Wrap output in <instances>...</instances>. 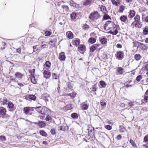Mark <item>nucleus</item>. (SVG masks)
I'll list each match as a JSON object with an SVG mask.
<instances>
[{
    "label": "nucleus",
    "instance_id": "f257e3e1",
    "mask_svg": "<svg viewBox=\"0 0 148 148\" xmlns=\"http://www.w3.org/2000/svg\"><path fill=\"white\" fill-rule=\"evenodd\" d=\"M134 22H136L135 24V27H141L142 25V22L140 21V16L138 14H136L134 17Z\"/></svg>",
    "mask_w": 148,
    "mask_h": 148
},
{
    "label": "nucleus",
    "instance_id": "f03ea898",
    "mask_svg": "<svg viewBox=\"0 0 148 148\" xmlns=\"http://www.w3.org/2000/svg\"><path fill=\"white\" fill-rule=\"evenodd\" d=\"M100 17V16L97 11H94L90 14L89 18L91 21L97 19Z\"/></svg>",
    "mask_w": 148,
    "mask_h": 148
},
{
    "label": "nucleus",
    "instance_id": "7ed1b4c3",
    "mask_svg": "<svg viewBox=\"0 0 148 148\" xmlns=\"http://www.w3.org/2000/svg\"><path fill=\"white\" fill-rule=\"evenodd\" d=\"M57 38L56 36H51L49 39V44L53 47H55L57 42Z\"/></svg>",
    "mask_w": 148,
    "mask_h": 148
},
{
    "label": "nucleus",
    "instance_id": "20e7f679",
    "mask_svg": "<svg viewBox=\"0 0 148 148\" xmlns=\"http://www.w3.org/2000/svg\"><path fill=\"white\" fill-rule=\"evenodd\" d=\"M40 114L45 115L51 112V110L45 106H42Z\"/></svg>",
    "mask_w": 148,
    "mask_h": 148
},
{
    "label": "nucleus",
    "instance_id": "39448f33",
    "mask_svg": "<svg viewBox=\"0 0 148 148\" xmlns=\"http://www.w3.org/2000/svg\"><path fill=\"white\" fill-rule=\"evenodd\" d=\"M110 23H111L112 25V29H114V28H116V25L113 22H112L111 21H108L106 22L105 24L104 25L103 27L105 30H107L106 27L108 26V25H109Z\"/></svg>",
    "mask_w": 148,
    "mask_h": 148
},
{
    "label": "nucleus",
    "instance_id": "423d86ee",
    "mask_svg": "<svg viewBox=\"0 0 148 148\" xmlns=\"http://www.w3.org/2000/svg\"><path fill=\"white\" fill-rule=\"evenodd\" d=\"M116 56L118 59L121 60L124 57L123 52L120 51H117Z\"/></svg>",
    "mask_w": 148,
    "mask_h": 148
},
{
    "label": "nucleus",
    "instance_id": "0eeeda50",
    "mask_svg": "<svg viewBox=\"0 0 148 148\" xmlns=\"http://www.w3.org/2000/svg\"><path fill=\"white\" fill-rule=\"evenodd\" d=\"M44 74V77L46 79L48 78V77H47L46 75H51V73L50 71L48 69H46L43 72Z\"/></svg>",
    "mask_w": 148,
    "mask_h": 148
},
{
    "label": "nucleus",
    "instance_id": "6e6552de",
    "mask_svg": "<svg viewBox=\"0 0 148 148\" xmlns=\"http://www.w3.org/2000/svg\"><path fill=\"white\" fill-rule=\"evenodd\" d=\"M59 58L61 61H64L65 60L66 56L64 52H61L59 54Z\"/></svg>",
    "mask_w": 148,
    "mask_h": 148
},
{
    "label": "nucleus",
    "instance_id": "1a4fd4ad",
    "mask_svg": "<svg viewBox=\"0 0 148 148\" xmlns=\"http://www.w3.org/2000/svg\"><path fill=\"white\" fill-rule=\"evenodd\" d=\"M71 104L69 103L63 108V109L65 111L71 110L73 108Z\"/></svg>",
    "mask_w": 148,
    "mask_h": 148
},
{
    "label": "nucleus",
    "instance_id": "9d476101",
    "mask_svg": "<svg viewBox=\"0 0 148 148\" xmlns=\"http://www.w3.org/2000/svg\"><path fill=\"white\" fill-rule=\"evenodd\" d=\"M135 12L134 10H130L129 12V13L128 16L129 18H132L135 15Z\"/></svg>",
    "mask_w": 148,
    "mask_h": 148
},
{
    "label": "nucleus",
    "instance_id": "9b49d317",
    "mask_svg": "<svg viewBox=\"0 0 148 148\" xmlns=\"http://www.w3.org/2000/svg\"><path fill=\"white\" fill-rule=\"evenodd\" d=\"M99 40L102 44H105L107 42V39L106 38H99Z\"/></svg>",
    "mask_w": 148,
    "mask_h": 148
},
{
    "label": "nucleus",
    "instance_id": "f8f14e48",
    "mask_svg": "<svg viewBox=\"0 0 148 148\" xmlns=\"http://www.w3.org/2000/svg\"><path fill=\"white\" fill-rule=\"evenodd\" d=\"M33 109V107H25L23 108V111L25 114H27L30 110V109Z\"/></svg>",
    "mask_w": 148,
    "mask_h": 148
},
{
    "label": "nucleus",
    "instance_id": "ddd939ff",
    "mask_svg": "<svg viewBox=\"0 0 148 148\" xmlns=\"http://www.w3.org/2000/svg\"><path fill=\"white\" fill-rule=\"evenodd\" d=\"M38 125L41 128L45 127L46 125V124L43 121H39L38 123Z\"/></svg>",
    "mask_w": 148,
    "mask_h": 148
},
{
    "label": "nucleus",
    "instance_id": "4468645a",
    "mask_svg": "<svg viewBox=\"0 0 148 148\" xmlns=\"http://www.w3.org/2000/svg\"><path fill=\"white\" fill-rule=\"evenodd\" d=\"M6 112V109L3 107H0V115H5Z\"/></svg>",
    "mask_w": 148,
    "mask_h": 148
},
{
    "label": "nucleus",
    "instance_id": "2eb2a0df",
    "mask_svg": "<svg viewBox=\"0 0 148 148\" xmlns=\"http://www.w3.org/2000/svg\"><path fill=\"white\" fill-rule=\"evenodd\" d=\"M66 35L67 36V37L70 39H71L73 38V34L71 31L67 32L66 33Z\"/></svg>",
    "mask_w": 148,
    "mask_h": 148
},
{
    "label": "nucleus",
    "instance_id": "dca6fc26",
    "mask_svg": "<svg viewBox=\"0 0 148 148\" xmlns=\"http://www.w3.org/2000/svg\"><path fill=\"white\" fill-rule=\"evenodd\" d=\"M92 0H85L84 2L83 3L84 5L87 6L90 5L92 3Z\"/></svg>",
    "mask_w": 148,
    "mask_h": 148
},
{
    "label": "nucleus",
    "instance_id": "f3484780",
    "mask_svg": "<svg viewBox=\"0 0 148 148\" xmlns=\"http://www.w3.org/2000/svg\"><path fill=\"white\" fill-rule=\"evenodd\" d=\"M100 9L101 11L104 13H106L107 12V11L105 7L103 5H101L100 7Z\"/></svg>",
    "mask_w": 148,
    "mask_h": 148
},
{
    "label": "nucleus",
    "instance_id": "a211bd4d",
    "mask_svg": "<svg viewBox=\"0 0 148 148\" xmlns=\"http://www.w3.org/2000/svg\"><path fill=\"white\" fill-rule=\"evenodd\" d=\"M15 76L16 77L21 79L23 76V75L20 72H17L15 73Z\"/></svg>",
    "mask_w": 148,
    "mask_h": 148
},
{
    "label": "nucleus",
    "instance_id": "6ab92c4d",
    "mask_svg": "<svg viewBox=\"0 0 148 148\" xmlns=\"http://www.w3.org/2000/svg\"><path fill=\"white\" fill-rule=\"evenodd\" d=\"M118 31L116 28L114 31H112V30H110L108 32V33L112 34L113 35H115L118 33Z\"/></svg>",
    "mask_w": 148,
    "mask_h": 148
},
{
    "label": "nucleus",
    "instance_id": "aec40b11",
    "mask_svg": "<svg viewBox=\"0 0 148 148\" xmlns=\"http://www.w3.org/2000/svg\"><path fill=\"white\" fill-rule=\"evenodd\" d=\"M96 41V39L93 37L90 38L88 40V42L91 44L94 43Z\"/></svg>",
    "mask_w": 148,
    "mask_h": 148
},
{
    "label": "nucleus",
    "instance_id": "412c9836",
    "mask_svg": "<svg viewBox=\"0 0 148 148\" xmlns=\"http://www.w3.org/2000/svg\"><path fill=\"white\" fill-rule=\"evenodd\" d=\"M109 19H111V18L110 16L106 13H104L103 17V20H106Z\"/></svg>",
    "mask_w": 148,
    "mask_h": 148
},
{
    "label": "nucleus",
    "instance_id": "4be33fe9",
    "mask_svg": "<svg viewBox=\"0 0 148 148\" xmlns=\"http://www.w3.org/2000/svg\"><path fill=\"white\" fill-rule=\"evenodd\" d=\"M127 19V16L125 15L122 16L120 17V19L122 22H125Z\"/></svg>",
    "mask_w": 148,
    "mask_h": 148
},
{
    "label": "nucleus",
    "instance_id": "5701e85b",
    "mask_svg": "<svg viewBox=\"0 0 148 148\" xmlns=\"http://www.w3.org/2000/svg\"><path fill=\"white\" fill-rule=\"evenodd\" d=\"M117 71L120 74H122L123 73V69L121 67H118L117 68Z\"/></svg>",
    "mask_w": 148,
    "mask_h": 148
},
{
    "label": "nucleus",
    "instance_id": "b1692460",
    "mask_svg": "<svg viewBox=\"0 0 148 148\" xmlns=\"http://www.w3.org/2000/svg\"><path fill=\"white\" fill-rule=\"evenodd\" d=\"M125 6L123 5H121L118 10V12L119 13H122L124 10L125 8Z\"/></svg>",
    "mask_w": 148,
    "mask_h": 148
},
{
    "label": "nucleus",
    "instance_id": "393cba45",
    "mask_svg": "<svg viewBox=\"0 0 148 148\" xmlns=\"http://www.w3.org/2000/svg\"><path fill=\"white\" fill-rule=\"evenodd\" d=\"M42 107V106H41L37 107H33V109H35L40 114Z\"/></svg>",
    "mask_w": 148,
    "mask_h": 148
},
{
    "label": "nucleus",
    "instance_id": "a878e982",
    "mask_svg": "<svg viewBox=\"0 0 148 148\" xmlns=\"http://www.w3.org/2000/svg\"><path fill=\"white\" fill-rule=\"evenodd\" d=\"M40 134L41 135L44 136L46 137L47 135V134L45 132L42 130H40Z\"/></svg>",
    "mask_w": 148,
    "mask_h": 148
},
{
    "label": "nucleus",
    "instance_id": "bb28decb",
    "mask_svg": "<svg viewBox=\"0 0 148 148\" xmlns=\"http://www.w3.org/2000/svg\"><path fill=\"white\" fill-rule=\"evenodd\" d=\"M134 58L137 61L139 60L141 58V57L139 54H136L134 55Z\"/></svg>",
    "mask_w": 148,
    "mask_h": 148
},
{
    "label": "nucleus",
    "instance_id": "cd10ccee",
    "mask_svg": "<svg viewBox=\"0 0 148 148\" xmlns=\"http://www.w3.org/2000/svg\"><path fill=\"white\" fill-rule=\"evenodd\" d=\"M96 47L95 45L92 46L90 48V52L91 53H93L96 49Z\"/></svg>",
    "mask_w": 148,
    "mask_h": 148
},
{
    "label": "nucleus",
    "instance_id": "c85d7f7f",
    "mask_svg": "<svg viewBox=\"0 0 148 148\" xmlns=\"http://www.w3.org/2000/svg\"><path fill=\"white\" fill-rule=\"evenodd\" d=\"M71 117L74 119H77L78 114L76 113H73L71 115Z\"/></svg>",
    "mask_w": 148,
    "mask_h": 148
},
{
    "label": "nucleus",
    "instance_id": "c756f323",
    "mask_svg": "<svg viewBox=\"0 0 148 148\" xmlns=\"http://www.w3.org/2000/svg\"><path fill=\"white\" fill-rule=\"evenodd\" d=\"M41 43L42 44V45L41 48L43 49L44 48L46 47L47 46V43L45 42H42Z\"/></svg>",
    "mask_w": 148,
    "mask_h": 148
},
{
    "label": "nucleus",
    "instance_id": "7c9ffc66",
    "mask_svg": "<svg viewBox=\"0 0 148 148\" xmlns=\"http://www.w3.org/2000/svg\"><path fill=\"white\" fill-rule=\"evenodd\" d=\"M71 19H75L76 17V14L75 13L72 12L71 14Z\"/></svg>",
    "mask_w": 148,
    "mask_h": 148
},
{
    "label": "nucleus",
    "instance_id": "2f4dec72",
    "mask_svg": "<svg viewBox=\"0 0 148 148\" xmlns=\"http://www.w3.org/2000/svg\"><path fill=\"white\" fill-rule=\"evenodd\" d=\"M29 98L32 100L35 101L36 99V97L34 95H29Z\"/></svg>",
    "mask_w": 148,
    "mask_h": 148
},
{
    "label": "nucleus",
    "instance_id": "473e14b6",
    "mask_svg": "<svg viewBox=\"0 0 148 148\" xmlns=\"http://www.w3.org/2000/svg\"><path fill=\"white\" fill-rule=\"evenodd\" d=\"M100 84L103 88H105L106 86V84L104 81L101 80L99 82Z\"/></svg>",
    "mask_w": 148,
    "mask_h": 148
},
{
    "label": "nucleus",
    "instance_id": "72a5a7b5",
    "mask_svg": "<svg viewBox=\"0 0 148 148\" xmlns=\"http://www.w3.org/2000/svg\"><path fill=\"white\" fill-rule=\"evenodd\" d=\"M85 47L84 45H81L79 46L78 47V49L81 51H83L84 48H85Z\"/></svg>",
    "mask_w": 148,
    "mask_h": 148
},
{
    "label": "nucleus",
    "instance_id": "f704fd0d",
    "mask_svg": "<svg viewBox=\"0 0 148 148\" xmlns=\"http://www.w3.org/2000/svg\"><path fill=\"white\" fill-rule=\"evenodd\" d=\"M88 107V105L87 104H84L82 106V109L83 110H87Z\"/></svg>",
    "mask_w": 148,
    "mask_h": 148
},
{
    "label": "nucleus",
    "instance_id": "c9c22d12",
    "mask_svg": "<svg viewBox=\"0 0 148 148\" xmlns=\"http://www.w3.org/2000/svg\"><path fill=\"white\" fill-rule=\"evenodd\" d=\"M31 81L34 84H35L36 83V81L34 76H32L31 77Z\"/></svg>",
    "mask_w": 148,
    "mask_h": 148
},
{
    "label": "nucleus",
    "instance_id": "e433bc0d",
    "mask_svg": "<svg viewBox=\"0 0 148 148\" xmlns=\"http://www.w3.org/2000/svg\"><path fill=\"white\" fill-rule=\"evenodd\" d=\"M8 107L10 109H12L14 107V105L12 102H8Z\"/></svg>",
    "mask_w": 148,
    "mask_h": 148
},
{
    "label": "nucleus",
    "instance_id": "4c0bfd02",
    "mask_svg": "<svg viewBox=\"0 0 148 148\" xmlns=\"http://www.w3.org/2000/svg\"><path fill=\"white\" fill-rule=\"evenodd\" d=\"M80 44L79 40H75L73 42V44L75 46H77L79 45Z\"/></svg>",
    "mask_w": 148,
    "mask_h": 148
},
{
    "label": "nucleus",
    "instance_id": "58836bf2",
    "mask_svg": "<svg viewBox=\"0 0 148 148\" xmlns=\"http://www.w3.org/2000/svg\"><path fill=\"white\" fill-rule=\"evenodd\" d=\"M1 103L3 105H7V104L8 101L7 99L5 98L3 99V101H1Z\"/></svg>",
    "mask_w": 148,
    "mask_h": 148
},
{
    "label": "nucleus",
    "instance_id": "ea45409f",
    "mask_svg": "<svg viewBox=\"0 0 148 148\" xmlns=\"http://www.w3.org/2000/svg\"><path fill=\"white\" fill-rule=\"evenodd\" d=\"M45 65L48 67H50L51 65V63L49 61H47L45 64Z\"/></svg>",
    "mask_w": 148,
    "mask_h": 148
},
{
    "label": "nucleus",
    "instance_id": "a19ab883",
    "mask_svg": "<svg viewBox=\"0 0 148 148\" xmlns=\"http://www.w3.org/2000/svg\"><path fill=\"white\" fill-rule=\"evenodd\" d=\"M90 89L93 91H95L97 89V86L96 84L93 85Z\"/></svg>",
    "mask_w": 148,
    "mask_h": 148
},
{
    "label": "nucleus",
    "instance_id": "79ce46f5",
    "mask_svg": "<svg viewBox=\"0 0 148 148\" xmlns=\"http://www.w3.org/2000/svg\"><path fill=\"white\" fill-rule=\"evenodd\" d=\"M69 4L71 5L74 7L76 6L75 3H74V1L72 0H71V1H69Z\"/></svg>",
    "mask_w": 148,
    "mask_h": 148
},
{
    "label": "nucleus",
    "instance_id": "37998d69",
    "mask_svg": "<svg viewBox=\"0 0 148 148\" xmlns=\"http://www.w3.org/2000/svg\"><path fill=\"white\" fill-rule=\"evenodd\" d=\"M142 78V75H138L136 78V80L138 82H139L141 79Z\"/></svg>",
    "mask_w": 148,
    "mask_h": 148
},
{
    "label": "nucleus",
    "instance_id": "c03bdc74",
    "mask_svg": "<svg viewBox=\"0 0 148 148\" xmlns=\"http://www.w3.org/2000/svg\"><path fill=\"white\" fill-rule=\"evenodd\" d=\"M68 88L70 89L73 88V84L70 82H69L67 84Z\"/></svg>",
    "mask_w": 148,
    "mask_h": 148
},
{
    "label": "nucleus",
    "instance_id": "a18cd8bd",
    "mask_svg": "<svg viewBox=\"0 0 148 148\" xmlns=\"http://www.w3.org/2000/svg\"><path fill=\"white\" fill-rule=\"evenodd\" d=\"M6 139L5 137L3 135L0 136V140L2 141H5Z\"/></svg>",
    "mask_w": 148,
    "mask_h": 148
},
{
    "label": "nucleus",
    "instance_id": "49530a36",
    "mask_svg": "<svg viewBox=\"0 0 148 148\" xmlns=\"http://www.w3.org/2000/svg\"><path fill=\"white\" fill-rule=\"evenodd\" d=\"M51 33L49 31H46L45 33V36H48L51 35Z\"/></svg>",
    "mask_w": 148,
    "mask_h": 148
},
{
    "label": "nucleus",
    "instance_id": "de8ad7c7",
    "mask_svg": "<svg viewBox=\"0 0 148 148\" xmlns=\"http://www.w3.org/2000/svg\"><path fill=\"white\" fill-rule=\"evenodd\" d=\"M143 33L145 35H147L148 34V28H145L143 30Z\"/></svg>",
    "mask_w": 148,
    "mask_h": 148
},
{
    "label": "nucleus",
    "instance_id": "09e8293b",
    "mask_svg": "<svg viewBox=\"0 0 148 148\" xmlns=\"http://www.w3.org/2000/svg\"><path fill=\"white\" fill-rule=\"evenodd\" d=\"M104 127L105 128L108 130H110L112 129V126L109 125H106Z\"/></svg>",
    "mask_w": 148,
    "mask_h": 148
},
{
    "label": "nucleus",
    "instance_id": "8fccbe9b",
    "mask_svg": "<svg viewBox=\"0 0 148 148\" xmlns=\"http://www.w3.org/2000/svg\"><path fill=\"white\" fill-rule=\"evenodd\" d=\"M51 119L52 118H51V116L49 115H47L45 119V120L47 121H49L50 120H51Z\"/></svg>",
    "mask_w": 148,
    "mask_h": 148
},
{
    "label": "nucleus",
    "instance_id": "3c124183",
    "mask_svg": "<svg viewBox=\"0 0 148 148\" xmlns=\"http://www.w3.org/2000/svg\"><path fill=\"white\" fill-rule=\"evenodd\" d=\"M120 131L123 132L125 131V128L123 126H120Z\"/></svg>",
    "mask_w": 148,
    "mask_h": 148
},
{
    "label": "nucleus",
    "instance_id": "603ef678",
    "mask_svg": "<svg viewBox=\"0 0 148 148\" xmlns=\"http://www.w3.org/2000/svg\"><path fill=\"white\" fill-rule=\"evenodd\" d=\"M100 103L101 106H104L106 105V102L104 100L101 101Z\"/></svg>",
    "mask_w": 148,
    "mask_h": 148
},
{
    "label": "nucleus",
    "instance_id": "864d4df0",
    "mask_svg": "<svg viewBox=\"0 0 148 148\" xmlns=\"http://www.w3.org/2000/svg\"><path fill=\"white\" fill-rule=\"evenodd\" d=\"M71 97L72 98H73L75 97L76 95V93L75 92L71 93Z\"/></svg>",
    "mask_w": 148,
    "mask_h": 148
},
{
    "label": "nucleus",
    "instance_id": "5fc2aeb1",
    "mask_svg": "<svg viewBox=\"0 0 148 148\" xmlns=\"http://www.w3.org/2000/svg\"><path fill=\"white\" fill-rule=\"evenodd\" d=\"M50 132L52 135H54L56 134V130L54 129H51L50 130Z\"/></svg>",
    "mask_w": 148,
    "mask_h": 148
},
{
    "label": "nucleus",
    "instance_id": "6e6d98bb",
    "mask_svg": "<svg viewBox=\"0 0 148 148\" xmlns=\"http://www.w3.org/2000/svg\"><path fill=\"white\" fill-rule=\"evenodd\" d=\"M130 142L133 147H135L136 145L134 141L131 139L130 140Z\"/></svg>",
    "mask_w": 148,
    "mask_h": 148
},
{
    "label": "nucleus",
    "instance_id": "4d7b16f0",
    "mask_svg": "<svg viewBox=\"0 0 148 148\" xmlns=\"http://www.w3.org/2000/svg\"><path fill=\"white\" fill-rule=\"evenodd\" d=\"M111 1L113 5L117 6L118 5L117 2L115 0H111Z\"/></svg>",
    "mask_w": 148,
    "mask_h": 148
},
{
    "label": "nucleus",
    "instance_id": "13d9d810",
    "mask_svg": "<svg viewBox=\"0 0 148 148\" xmlns=\"http://www.w3.org/2000/svg\"><path fill=\"white\" fill-rule=\"evenodd\" d=\"M144 100L146 102H147L148 101V95H145L144 96Z\"/></svg>",
    "mask_w": 148,
    "mask_h": 148
},
{
    "label": "nucleus",
    "instance_id": "bf43d9fd",
    "mask_svg": "<svg viewBox=\"0 0 148 148\" xmlns=\"http://www.w3.org/2000/svg\"><path fill=\"white\" fill-rule=\"evenodd\" d=\"M62 7L66 11H68L69 9L67 5H63Z\"/></svg>",
    "mask_w": 148,
    "mask_h": 148
},
{
    "label": "nucleus",
    "instance_id": "052dcab7",
    "mask_svg": "<svg viewBox=\"0 0 148 148\" xmlns=\"http://www.w3.org/2000/svg\"><path fill=\"white\" fill-rule=\"evenodd\" d=\"M65 127L63 126H60V130H62L63 131H64L65 130Z\"/></svg>",
    "mask_w": 148,
    "mask_h": 148
},
{
    "label": "nucleus",
    "instance_id": "680f3d73",
    "mask_svg": "<svg viewBox=\"0 0 148 148\" xmlns=\"http://www.w3.org/2000/svg\"><path fill=\"white\" fill-rule=\"evenodd\" d=\"M144 140L145 142L148 141V136H145L144 138Z\"/></svg>",
    "mask_w": 148,
    "mask_h": 148
},
{
    "label": "nucleus",
    "instance_id": "e2e57ef3",
    "mask_svg": "<svg viewBox=\"0 0 148 148\" xmlns=\"http://www.w3.org/2000/svg\"><path fill=\"white\" fill-rule=\"evenodd\" d=\"M37 45H36V46H34L33 47V51L34 52H36L37 50L38 49H37Z\"/></svg>",
    "mask_w": 148,
    "mask_h": 148
},
{
    "label": "nucleus",
    "instance_id": "0e129e2a",
    "mask_svg": "<svg viewBox=\"0 0 148 148\" xmlns=\"http://www.w3.org/2000/svg\"><path fill=\"white\" fill-rule=\"evenodd\" d=\"M16 50L18 53H20L21 51V48L20 47L16 49Z\"/></svg>",
    "mask_w": 148,
    "mask_h": 148
},
{
    "label": "nucleus",
    "instance_id": "69168bd1",
    "mask_svg": "<svg viewBox=\"0 0 148 148\" xmlns=\"http://www.w3.org/2000/svg\"><path fill=\"white\" fill-rule=\"evenodd\" d=\"M128 105L130 107H132L134 106V104L133 102H129L128 103Z\"/></svg>",
    "mask_w": 148,
    "mask_h": 148
},
{
    "label": "nucleus",
    "instance_id": "338daca9",
    "mask_svg": "<svg viewBox=\"0 0 148 148\" xmlns=\"http://www.w3.org/2000/svg\"><path fill=\"white\" fill-rule=\"evenodd\" d=\"M122 137L120 135H119L117 136L116 137V139L118 140H119Z\"/></svg>",
    "mask_w": 148,
    "mask_h": 148
},
{
    "label": "nucleus",
    "instance_id": "774afa93",
    "mask_svg": "<svg viewBox=\"0 0 148 148\" xmlns=\"http://www.w3.org/2000/svg\"><path fill=\"white\" fill-rule=\"evenodd\" d=\"M88 28L89 26L87 25H86L84 27V28L85 29H88Z\"/></svg>",
    "mask_w": 148,
    "mask_h": 148
}]
</instances>
